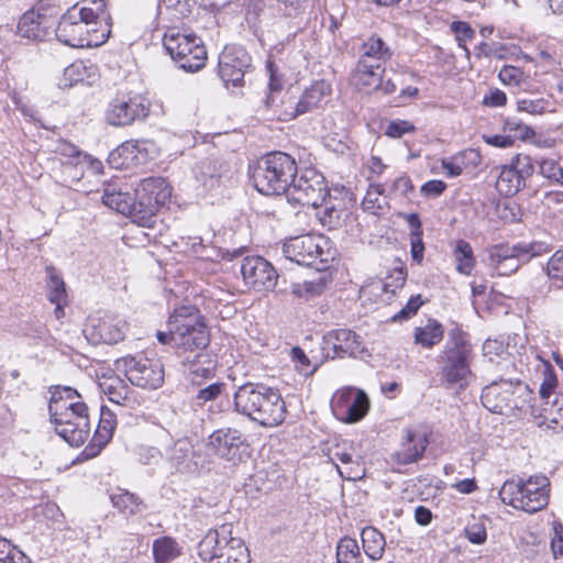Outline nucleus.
<instances>
[{
    "mask_svg": "<svg viewBox=\"0 0 563 563\" xmlns=\"http://www.w3.org/2000/svg\"><path fill=\"white\" fill-rule=\"evenodd\" d=\"M136 197L150 200L158 208L165 207L172 198V187L163 177H148L135 188Z\"/></svg>",
    "mask_w": 563,
    "mask_h": 563,
    "instance_id": "obj_24",
    "label": "nucleus"
},
{
    "mask_svg": "<svg viewBox=\"0 0 563 563\" xmlns=\"http://www.w3.org/2000/svg\"><path fill=\"white\" fill-rule=\"evenodd\" d=\"M537 157L533 158L528 154L519 153L514 156L509 163L511 168L516 172L519 178L525 181L527 185V180L532 177L536 172V162Z\"/></svg>",
    "mask_w": 563,
    "mask_h": 563,
    "instance_id": "obj_43",
    "label": "nucleus"
},
{
    "mask_svg": "<svg viewBox=\"0 0 563 563\" xmlns=\"http://www.w3.org/2000/svg\"><path fill=\"white\" fill-rule=\"evenodd\" d=\"M358 389L346 387L338 390L331 400V408L334 416L340 420L345 415L350 401L356 395Z\"/></svg>",
    "mask_w": 563,
    "mask_h": 563,
    "instance_id": "obj_44",
    "label": "nucleus"
},
{
    "mask_svg": "<svg viewBox=\"0 0 563 563\" xmlns=\"http://www.w3.org/2000/svg\"><path fill=\"white\" fill-rule=\"evenodd\" d=\"M456 271L463 275H471L475 267L473 249L465 240H459L453 251Z\"/></svg>",
    "mask_w": 563,
    "mask_h": 563,
    "instance_id": "obj_37",
    "label": "nucleus"
},
{
    "mask_svg": "<svg viewBox=\"0 0 563 563\" xmlns=\"http://www.w3.org/2000/svg\"><path fill=\"white\" fill-rule=\"evenodd\" d=\"M558 386V376L552 369V367L548 368L544 372L543 382L540 385L539 394L542 400H547L549 404V399L554 394V390Z\"/></svg>",
    "mask_w": 563,
    "mask_h": 563,
    "instance_id": "obj_52",
    "label": "nucleus"
},
{
    "mask_svg": "<svg viewBox=\"0 0 563 563\" xmlns=\"http://www.w3.org/2000/svg\"><path fill=\"white\" fill-rule=\"evenodd\" d=\"M152 550L155 563H170L183 553L181 545L167 536L154 540Z\"/></svg>",
    "mask_w": 563,
    "mask_h": 563,
    "instance_id": "obj_32",
    "label": "nucleus"
},
{
    "mask_svg": "<svg viewBox=\"0 0 563 563\" xmlns=\"http://www.w3.org/2000/svg\"><path fill=\"white\" fill-rule=\"evenodd\" d=\"M115 424V413L108 407L101 406L98 426L92 438V445L89 448L90 450H93L95 446L98 449L89 453L90 455L98 454L108 444L113 435Z\"/></svg>",
    "mask_w": 563,
    "mask_h": 563,
    "instance_id": "obj_29",
    "label": "nucleus"
},
{
    "mask_svg": "<svg viewBox=\"0 0 563 563\" xmlns=\"http://www.w3.org/2000/svg\"><path fill=\"white\" fill-rule=\"evenodd\" d=\"M45 272L47 275V298L52 303L57 305V310H60V305H64L67 298L65 282L54 266H46Z\"/></svg>",
    "mask_w": 563,
    "mask_h": 563,
    "instance_id": "obj_34",
    "label": "nucleus"
},
{
    "mask_svg": "<svg viewBox=\"0 0 563 563\" xmlns=\"http://www.w3.org/2000/svg\"><path fill=\"white\" fill-rule=\"evenodd\" d=\"M511 386V382L501 379L484 387L481 395L483 406L492 412L501 413L509 407V388Z\"/></svg>",
    "mask_w": 563,
    "mask_h": 563,
    "instance_id": "obj_25",
    "label": "nucleus"
},
{
    "mask_svg": "<svg viewBox=\"0 0 563 563\" xmlns=\"http://www.w3.org/2000/svg\"><path fill=\"white\" fill-rule=\"evenodd\" d=\"M553 539L551 542V548L553 551L554 556L562 555L563 554V527L562 525H555L553 527Z\"/></svg>",
    "mask_w": 563,
    "mask_h": 563,
    "instance_id": "obj_64",
    "label": "nucleus"
},
{
    "mask_svg": "<svg viewBox=\"0 0 563 563\" xmlns=\"http://www.w3.org/2000/svg\"><path fill=\"white\" fill-rule=\"evenodd\" d=\"M321 290V285L314 284L313 282H305L303 284H295L292 286V294L297 297H313Z\"/></svg>",
    "mask_w": 563,
    "mask_h": 563,
    "instance_id": "obj_58",
    "label": "nucleus"
},
{
    "mask_svg": "<svg viewBox=\"0 0 563 563\" xmlns=\"http://www.w3.org/2000/svg\"><path fill=\"white\" fill-rule=\"evenodd\" d=\"M427 445L426 433L407 429L405 441L401 449L396 453V459L404 465L415 463L422 457Z\"/></svg>",
    "mask_w": 563,
    "mask_h": 563,
    "instance_id": "obj_26",
    "label": "nucleus"
},
{
    "mask_svg": "<svg viewBox=\"0 0 563 563\" xmlns=\"http://www.w3.org/2000/svg\"><path fill=\"white\" fill-rule=\"evenodd\" d=\"M56 15L54 5L40 1L20 18L18 34L31 41H43L55 30Z\"/></svg>",
    "mask_w": 563,
    "mask_h": 563,
    "instance_id": "obj_12",
    "label": "nucleus"
},
{
    "mask_svg": "<svg viewBox=\"0 0 563 563\" xmlns=\"http://www.w3.org/2000/svg\"><path fill=\"white\" fill-rule=\"evenodd\" d=\"M163 45L172 59L185 71L195 73L206 65V46L192 32L170 27L163 36Z\"/></svg>",
    "mask_w": 563,
    "mask_h": 563,
    "instance_id": "obj_8",
    "label": "nucleus"
},
{
    "mask_svg": "<svg viewBox=\"0 0 563 563\" xmlns=\"http://www.w3.org/2000/svg\"><path fill=\"white\" fill-rule=\"evenodd\" d=\"M549 106V101L539 98V99H520L517 102V107L519 111H525L530 114H541L547 111Z\"/></svg>",
    "mask_w": 563,
    "mask_h": 563,
    "instance_id": "obj_54",
    "label": "nucleus"
},
{
    "mask_svg": "<svg viewBox=\"0 0 563 563\" xmlns=\"http://www.w3.org/2000/svg\"><path fill=\"white\" fill-rule=\"evenodd\" d=\"M126 378L131 384L145 389H157L164 382L163 365L157 360L143 355L123 360Z\"/></svg>",
    "mask_w": 563,
    "mask_h": 563,
    "instance_id": "obj_14",
    "label": "nucleus"
},
{
    "mask_svg": "<svg viewBox=\"0 0 563 563\" xmlns=\"http://www.w3.org/2000/svg\"><path fill=\"white\" fill-rule=\"evenodd\" d=\"M360 53L358 60L379 67L389 60L394 54L390 46L376 34L371 35L362 43Z\"/></svg>",
    "mask_w": 563,
    "mask_h": 563,
    "instance_id": "obj_27",
    "label": "nucleus"
},
{
    "mask_svg": "<svg viewBox=\"0 0 563 563\" xmlns=\"http://www.w3.org/2000/svg\"><path fill=\"white\" fill-rule=\"evenodd\" d=\"M191 446L186 441H178L172 449L170 461L178 470L185 468L188 464V461L191 457Z\"/></svg>",
    "mask_w": 563,
    "mask_h": 563,
    "instance_id": "obj_48",
    "label": "nucleus"
},
{
    "mask_svg": "<svg viewBox=\"0 0 563 563\" xmlns=\"http://www.w3.org/2000/svg\"><path fill=\"white\" fill-rule=\"evenodd\" d=\"M325 240L321 235L302 234L289 238L283 245V253L286 260L298 265L311 266L316 260L325 262L322 257Z\"/></svg>",
    "mask_w": 563,
    "mask_h": 563,
    "instance_id": "obj_16",
    "label": "nucleus"
},
{
    "mask_svg": "<svg viewBox=\"0 0 563 563\" xmlns=\"http://www.w3.org/2000/svg\"><path fill=\"white\" fill-rule=\"evenodd\" d=\"M199 168V178L203 186L208 188L217 186L225 174L223 165L218 161L208 159L201 162Z\"/></svg>",
    "mask_w": 563,
    "mask_h": 563,
    "instance_id": "obj_41",
    "label": "nucleus"
},
{
    "mask_svg": "<svg viewBox=\"0 0 563 563\" xmlns=\"http://www.w3.org/2000/svg\"><path fill=\"white\" fill-rule=\"evenodd\" d=\"M369 400L363 390H357L356 395L352 398L344 416L341 421L345 423H354L360 421L368 411Z\"/></svg>",
    "mask_w": 563,
    "mask_h": 563,
    "instance_id": "obj_39",
    "label": "nucleus"
},
{
    "mask_svg": "<svg viewBox=\"0 0 563 563\" xmlns=\"http://www.w3.org/2000/svg\"><path fill=\"white\" fill-rule=\"evenodd\" d=\"M473 357V346L468 334L459 327L451 329L441 355L443 380L450 387L465 389L473 376L471 369Z\"/></svg>",
    "mask_w": 563,
    "mask_h": 563,
    "instance_id": "obj_5",
    "label": "nucleus"
},
{
    "mask_svg": "<svg viewBox=\"0 0 563 563\" xmlns=\"http://www.w3.org/2000/svg\"><path fill=\"white\" fill-rule=\"evenodd\" d=\"M443 333V327L439 321L429 320L426 325L416 328L415 342L430 349L442 341Z\"/></svg>",
    "mask_w": 563,
    "mask_h": 563,
    "instance_id": "obj_35",
    "label": "nucleus"
},
{
    "mask_svg": "<svg viewBox=\"0 0 563 563\" xmlns=\"http://www.w3.org/2000/svg\"><path fill=\"white\" fill-rule=\"evenodd\" d=\"M536 162L539 174L551 181L560 166L559 162L554 158H537Z\"/></svg>",
    "mask_w": 563,
    "mask_h": 563,
    "instance_id": "obj_57",
    "label": "nucleus"
},
{
    "mask_svg": "<svg viewBox=\"0 0 563 563\" xmlns=\"http://www.w3.org/2000/svg\"><path fill=\"white\" fill-rule=\"evenodd\" d=\"M525 187V181L519 178L510 165L501 168L496 180V189L500 195L511 197Z\"/></svg>",
    "mask_w": 563,
    "mask_h": 563,
    "instance_id": "obj_36",
    "label": "nucleus"
},
{
    "mask_svg": "<svg viewBox=\"0 0 563 563\" xmlns=\"http://www.w3.org/2000/svg\"><path fill=\"white\" fill-rule=\"evenodd\" d=\"M224 383H213L198 390L195 396L197 405L202 406L206 402L216 400L224 390Z\"/></svg>",
    "mask_w": 563,
    "mask_h": 563,
    "instance_id": "obj_49",
    "label": "nucleus"
},
{
    "mask_svg": "<svg viewBox=\"0 0 563 563\" xmlns=\"http://www.w3.org/2000/svg\"><path fill=\"white\" fill-rule=\"evenodd\" d=\"M110 499L113 507L126 517L134 516L144 509L143 500L128 490L118 489L111 494Z\"/></svg>",
    "mask_w": 563,
    "mask_h": 563,
    "instance_id": "obj_33",
    "label": "nucleus"
},
{
    "mask_svg": "<svg viewBox=\"0 0 563 563\" xmlns=\"http://www.w3.org/2000/svg\"><path fill=\"white\" fill-rule=\"evenodd\" d=\"M87 67L84 62L78 60L69 65L64 70V79L69 81V86L82 82L86 79Z\"/></svg>",
    "mask_w": 563,
    "mask_h": 563,
    "instance_id": "obj_53",
    "label": "nucleus"
},
{
    "mask_svg": "<svg viewBox=\"0 0 563 563\" xmlns=\"http://www.w3.org/2000/svg\"><path fill=\"white\" fill-rule=\"evenodd\" d=\"M104 0H84L68 9L55 25L57 40L71 47H96L109 37Z\"/></svg>",
    "mask_w": 563,
    "mask_h": 563,
    "instance_id": "obj_1",
    "label": "nucleus"
},
{
    "mask_svg": "<svg viewBox=\"0 0 563 563\" xmlns=\"http://www.w3.org/2000/svg\"><path fill=\"white\" fill-rule=\"evenodd\" d=\"M246 439L235 428H220L214 430L207 440V448L218 457L235 464L242 460L241 449Z\"/></svg>",
    "mask_w": 563,
    "mask_h": 563,
    "instance_id": "obj_18",
    "label": "nucleus"
},
{
    "mask_svg": "<svg viewBox=\"0 0 563 563\" xmlns=\"http://www.w3.org/2000/svg\"><path fill=\"white\" fill-rule=\"evenodd\" d=\"M384 191L385 189L383 185H371L362 201L364 211H367L372 214H377L379 211H382L386 205V200L383 197Z\"/></svg>",
    "mask_w": 563,
    "mask_h": 563,
    "instance_id": "obj_42",
    "label": "nucleus"
},
{
    "mask_svg": "<svg viewBox=\"0 0 563 563\" xmlns=\"http://www.w3.org/2000/svg\"><path fill=\"white\" fill-rule=\"evenodd\" d=\"M550 481L544 475L531 476L527 481H506L499 490L504 504L533 514L548 504Z\"/></svg>",
    "mask_w": 563,
    "mask_h": 563,
    "instance_id": "obj_9",
    "label": "nucleus"
},
{
    "mask_svg": "<svg viewBox=\"0 0 563 563\" xmlns=\"http://www.w3.org/2000/svg\"><path fill=\"white\" fill-rule=\"evenodd\" d=\"M467 540L474 544H482L486 540V529L483 525L474 523L465 529Z\"/></svg>",
    "mask_w": 563,
    "mask_h": 563,
    "instance_id": "obj_61",
    "label": "nucleus"
},
{
    "mask_svg": "<svg viewBox=\"0 0 563 563\" xmlns=\"http://www.w3.org/2000/svg\"><path fill=\"white\" fill-rule=\"evenodd\" d=\"M505 353H507V349L504 343L498 340L487 339L483 344V354L490 361L493 356H501Z\"/></svg>",
    "mask_w": 563,
    "mask_h": 563,
    "instance_id": "obj_60",
    "label": "nucleus"
},
{
    "mask_svg": "<svg viewBox=\"0 0 563 563\" xmlns=\"http://www.w3.org/2000/svg\"><path fill=\"white\" fill-rule=\"evenodd\" d=\"M174 324V349L180 358L208 347L210 333L197 308L175 309Z\"/></svg>",
    "mask_w": 563,
    "mask_h": 563,
    "instance_id": "obj_7",
    "label": "nucleus"
},
{
    "mask_svg": "<svg viewBox=\"0 0 563 563\" xmlns=\"http://www.w3.org/2000/svg\"><path fill=\"white\" fill-rule=\"evenodd\" d=\"M128 324L122 319H92L84 329L87 339L92 343L115 344L124 339Z\"/></svg>",
    "mask_w": 563,
    "mask_h": 563,
    "instance_id": "obj_21",
    "label": "nucleus"
},
{
    "mask_svg": "<svg viewBox=\"0 0 563 563\" xmlns=\"http://www.w3.org/2000/svg\"><path fill=\"white\" fill-rule=\"evenodd\" d=\"M181 365L194 384L200 385L202 379H209L217 368L216 356L206 350L181 357Z\"/></svg>",
    "mask_w": 563,
    "mask_h": 563,
    "instance_id": "obj_23",
    "label": "nucleus"
},
{
    "mask_svg": "<svg viewBox=\"0 0 563 563\" xmlns=\"http://www.w3.org/2000/svg\"><path fill=\"white\" fill-rule=\"evenodd\" d=\"M422 303L423 300L421 299L420 295L412 296L408 300L407 305L399 312L391 317V321L397 322L411 319L413 316L417 314Z\"/></svg>",
    "mask_w": 563,
    "mask_h": 563,
    "instance_id": "obj_50",
    "label": "nucleus"
},
{
    "mask_svg": "<svg viewBox=\"0 0 563 563\" xmlns=\"http://www.w3.org/2000/svg\"><path fill=\"white\" fill-rule=\"evenodd\" d=\"M117 385L110 384L104 393L108 395L109 400L115 405H124L128 400V387L121 382L117 380Z\"/></svg>",
    "mask_w": 563,
    "mask_h": 563,
    "instance_id": "obj_55",
    "label": "nucleus"
},
{
    "mask_svg": "<svg viewBox=\"0 0 563 563\" xmlns=\"http://www.w3.org/2000/svg\"><path fill=\"white\" fill-rule=\"evenodd\" d=\"M150 104L140 96H122L109 102L106 110V121L113 126L130 125L136 120L148 115Z\"/></svg>",
    "mask_w": 563,
    "mask_h": 563,
    "instance_id": "obj_15",
    "label": "nucleus"
},
{
    "mask_svg": "<svg viewBox=\"0 0 563 563\" xmlns=\"http://www.w3.org/2000/svg\"><path fill=\"white\" fill-rule=\"evenodd\" d=\"M80 398L74 388H57L48 405L57 434L71 446L84 444L90 433L88 407Z\"/></svg>",
    "mask_w": 563,
    "mask_h": 563,
    "instance_id": "obj_3",
    "label": "nucleus"
},
{
    "mask_svg": "<svg viewBox=\"0 0 563 563\" xmlns=\"http://www.w3.org/2000/svg\"><path fill=\"white\" fill-rule=\"evenodd\" d=\"M321 350L324 358L356 357L364 351L361 335L351 329H333L322 336Z\"/></svg>",
    "mask_w": 563,
    "mask_h": 563,
    "instance_id": "obj_13",
    "label": "nucleus"
},
{
    "mask_svg": "<svg viewBox=\"0 0 563 563\" xmlns=\"http://www.w3.org/2000/svg\"><path fill=\"white\" fill-rule=\"evenodd\" d=\"M451 31L455 34L459 47L465 52L466 57H470L471 52L465 45V42L471 41L475 36V31L464 21L453 22L451 24Z\"/></svg>",
    "mask_w": 563,
    "mask_h": 563,
    "instance_id": "obj_47",
    "label": "nucleus"
},
{
    "mask_svg": "<svg viewBox=\"0 0 563 563\" xmlns=\"http://www.w3.org/2000/svg\"><path fill=\"white\" fill-rule=\"evenodd\" d=\"M544 273L552 282H561L559 287H563V245L548 260Z\"/></svg>",
    "mask_w": 563,
    "mask_h": 563,
    "instance_id": "obj_45",
    "label": "nucleus"
},
{
    "mask_svg": "<svg viewBox=\"0 0 563 563\" xmlns=\"http://www.w3.org/2000/svg\"><path fill=\"white\" fill-rule=\"evenodd\" d=\"M145 140H130L120 144L110 152L108 163L112 168L123 169L145 164L150 157L148 145Z\"/></svg>",
    "mask_w": 563,
    "mask_h": 563,
    "instance_id": "obj_20",
    "label": "nucleus"
},
{
    "mask_svg": "<svg viewBox=\"0 0 563 563\" xmlns=\"http://www.w3.org/2000/svg\"><path fill=\"white\" fill-rule=\"evenodd\" d=\"M286 195L291 202L319 208L325 201L329 190L323 175L313 168H307L294 177Z\"/></svg>",
    "mask_w": 563,
    "mask_h": 563,
    "instance_id": "obj_11",
    "label": "nucleus"
},
{
    "mask_svg": "<svg viewBox=\"0 0 563 563\" xmlns=\"http://www.w3.org/2000/svg\"><path fill=\"white\" fill-rule=\"evenodd\" d=\"M361 539L363 550L371 560L377 561L383 558L386 540L380 531L372 526L365 527L362 529Z\"/></svg>",
    "mask_w": 563,
    "mask_h": 563,
    "instance_id": "obj_31",
    "label": "nucleus"
},
{
    "mask_svg": "<svg viewBox=\"0 0 563 563\" xmlns=\"http://www.w3.org/2000/svg\"><path fill=\"white\" fill-rule=\"evenodd\" d=\"M410 255L415 263L421 264L424 255L422 236H410Z\"/></svg>",
    "mask_w": 563,
    "mask_h": 563,
    "instance_id": "obj_63",
    "label": "nucleus"
},
{
    "mask_svg": "<svg viewBox=\"0 0 563 563\" xmlns=\"http://www.w3.org/2000/svg\"><path fill=\"white\" fill-rule=\"evenodd\" d=\"M446 189V184L440 179H432L424 183L421 187V194L426 197H438Z\"/></svg>",
    "mask_w": 563,
    "mask_h": 563,
    "instance_id": "obj_62",
    "label": "nucleus"
},
{
    "mask_svg": "<svg viewBox=\"0 0 563 563\" xmlns=\"http://www.w3.org/2000/svg\"><path fill=\"white\" fill-rule=\"evenodd\" d=\"M331 93V86L325 80H317L308 87L290 110L285 111L287 119L291 120L299 115L312 112L322 108Z\"/></svg>",
    "mask_w": 563,
    "mask_h": 563,
    "instance_id": "obj_22",
    "label": "nucleus"
},
{
    "mask_svg": "<svg viewBox=\"0 0 563 563\" xmlns=\"http://www.w3.org/2000/svg\"><path fill=\"white\" fill-rule=\"evenodd\" d=\"M232 530V523L210 529L198 543L199 558L207 563H251L249 549Z\"/></svg>",
    "mask_w": 563,
    "mask_h": 563,
    "instance_id": "obj_6",
    "label": "nucleus"
},
{
    "mask_svg": "<svg viewBox=\"0 0 563 563\" xmlns=\"http://www.w3.org/2000/svg\"><path fill=\"white\" fill-rule=\"evenodd\" d=\"M346 466L347 467L343 471L338 464H335V467L343 479L357 481L364 476V470L361 467L357 460H355L353 464H347Z\"/></svg>",
    "mask_w": 563,
    "mask_h": 563,
    "instance_id": "obj_59",
    "label": "nucleus"
},
{
    "mask_svg": "<svg viewBox=\"0 0 563 563\" xmlns=\"http://www.w3.org/2000/svg\"><path fill=\"white\" fill-rule=\"evenodd\" d=\"M498 77L503 84L514 87H521L528 78L522 69L512 65H505L499 70Z\"/></svg>",
    "mask_w": 563,
    "mask_h": 563,
    "instance_id": "obj_46",
    "label": "nucleus"
},
{
    "mask_svg": "<svg viewBox=\"0 0 563 563\" xmlns=\"http://www.w3.org/2000/svg\"><path fill=\"white\" fill-rule=\"evenodd\" d=\"M102 202L107 207L126 216L131 208L132 196L129 192L117 189L114 186H108L103 190Z\"/></svg>",
    "mask_w": 563,
    "mask_h": 563,
    "instance_id": "obj_38",
    "label": "nucleus"
},
{
    "mask_svg": "<svg viewBox=\"0 0 563 563\" xmlns=\"http://www.w3.org/2000/svg\"><path fill=\"white\" fill-rule=\"evenodd\" d=\"M250 66L246 51L239 46H225L219 56L218 74L224 85L241 86L245 68Z\"/></svg>",
    "mask_w": 563,
    "mask_h": 563,
    "instance_id": "obj_19",
    "label": "nucleus"
},
{
    "mask_svg": "<svg viewBox=\"0 0 563 563\" xmlns=\"http://www.w3.org/2000/svg\"><path fill=\"white\" fill-rule=\"evenodd\" d=\"M416 126L407 120H393L385 130V134L391 139L401 137L406 133L415 132Z\"/></svg>",
    "mask_w": 563,
    "mask_h": 563,
    "instance_id": "obj_51",
    "label": "nucleus"
},
{
    "mask_svg": "<svg viewBox=\"0 0 563 563\" xmlns=\"http://www.w3.org/2000/svg\"><path fill=\"white\" fill-rule=\"evenodd\" d=\"M336 563H362L360 547L355 539L344 537L338 542Z\"/></svg>",
    "mask_w": 563,
    "mask_h": 563,
    "instance_id": "obj_40",
    "label": "nucleus"
},
{
    "mask_svg": "<svg viewBox=\"0 0 563 563\" xmlns=\"http://www.w3.org/2000/svg\"><path fill=\"white\" fill-rule=\"evenodd\" d=\"M130 207L126 217H129L132 222L140 227L154 228L157 222V211L159 210L156 205H153L147 199L136 197L135 192Z\"/></svg>",
    "mask_w": 563,
    "mask_h": 563,
    "instance_id": "obj_28",
    "label": "nucleus"
},
{
    "mask_svg": "<svg viewBox=\"0 0 563 563\" xmlns=\"http://www.w3.org/2000/svg\"><path fill=\"white\" fill-rule=\"evenodd\" d=\"M241 274L245 285L255 291L273 290L278 280L275 267L261 256L245 257L241 264Z\"/></svg>",
    "mask_w": 563,
    "mask_h": 563,
    "instance_id": "obj_17",
    "label": "nucleus"
},
{
    "mask_svg": "<svg viewBox=\"0 0 563 563\" xmlns=\"http://www.w3.org/2000/svg\"><path fill=\"white\" fill-rule=\"evenodd\" d=\"M298 167L295 158L280 151L262 156L251 170L255 189L266 196L287 194Z\"/></svg>",
    "mask_w": 563,
    "mask_h": 563,
    "instance_id": "obj_4",
    "label": "nucleus"
},
{
    "mask_svg": "<svg viewBox=\"0 0 563 563\" xmlns=\"http://www.w3.org/2000/svg\"><path fill=\"white\" fill-rule=\"evenodd\" d=\"M518 130H525V134H519V139L521 140H529L536 135V132L532 128L523 124L521 121H518L516 119H507L504 123V131L505 132H515L517 133Z\"/></svg>",
    "mask_w": 563,
    "mask_h": 563,
    "instance_id": "obj_56",
    "label": "nucleus"
},
{
    "mask_svg": "<svg viewBox=\"0 0 563 563\" xmlns=\"http://www.w3.org/2000/svg\"><path fill=\"white\" fill-rule=\"evenodd\" d=\"M384 70L383 66L379 67L378 65L364 63V60H357L352 74V82L360 89H377Z\"/></svg>",
    "mask_w": 563,
    "mask_h": 563,
    "instance_id": "obj_30",
    "label": "nucleus"
},
{
    "mask_svg": "<svg viewBox=\"0 0 563 563\" xmlns=\"http://www.w3.org/2000/svg\"><path fill=\"white\" fill-rule=\"evenodd\" d=\"M233 411L265 428L278 427L287 416L279 389L263 383L239 386L233 394Z\"/></svg>",
    "mask_w": 563,
    "mask_h": 563,
    "instance_id": "obj_2",
    "label": "nucleus"
},
{
    "mask_svg": "<svg viewBox=\"0 0 563 563\" xmlns=\"http://www.w3.org/2000/svg\"><path fill=\"white\" fill-rule=\"evenodd\" d=\"M550 252L544 242H519L517 244H498L488 251L487 265L497 275L507 276L519 269L531 258Z\"/></svg>",
    "mask_w": 563,
    "mask_h": 563,
    "instance_id": "obj_10",
    "label": "nucleus"
}]
</instances>
